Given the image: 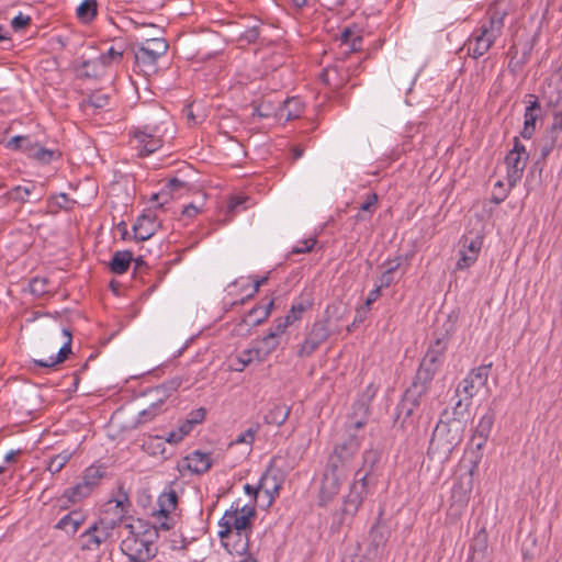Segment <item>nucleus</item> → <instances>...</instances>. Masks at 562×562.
<instances>
[{
	"label": "nucleus",
	"instance_id": "1",
	"mask_svg": "<svg viewBox=\"0 0 562 562\" xmlns=\"http://www.w3.org/2000/svg\"><path fill=\"white\" fill-rule=\"evenodd\" d=\"M256 516L254 505L239 506L236 502L231 510H227L218 525L222 528L218 531L222 544L229 553H243L248 543V537L251 531V520Z\"/></svg>",
	"mask_w": 562,
	"mask_h": 562
},
{
	"label": "nucleus",
	"instance_id": "2",
	"mask_svg": "<svg viewBox=\"0 0 562 562\" xmlns=\"http://www.w3.org/2000/svg\"><path fill=\"white\" fill-rule=\"evenodd\" d=\"M124 535L121 541V551L128 559V562H148L156 553L157 548L154 539L157 536L156 529L137 519L134 522L125 524Z\"/></svg>",
	"mask_w": 562,
	"mask_h": 562
},
{
	"label": "nucleus",
	"instance_id": "3",
	"mask_svg": "<svg viewBox=\"0 0 562 562\" xmlns=\"http://www.w3.org/2000/svg\"><path fill=\"white\" fill-rule=\"evenodd\" d=\"M506 15V10H499L498 8L488 9L486 19L472 32L464 44L468 55L477 59L488 52L503 32Z\"/></svg>",
	"mask_w": 562,
	"mask_h": 562
},
{
	"label": "nucleus",
	"instance_id": "4",
	"mask_svg": "<svg viewBox=\"0 0 562 562\" xmlns=\"http://www.w3.org/2000/svg\"><path fill=\"white\" fill-rule=\"evenodd\" d=\"M114 503L115 508L120 509V517L116 519L103 517L89 526L78 538L79 547L82 551H98L102 544L112 538L115 528L120 526L122 516L125 513L123 501H114Z\"/></svg>",
	"mask_w": 562,
	"mask_h": 562
},
{
	"label": "nucleus",
	"instance_id": "5",
	"mask_svg": "<svg viewBox=\"0 0 562 562\" xmlns=\"http://www.w3.org/2000/svg\"><path fill=\"white\" fill-rule=\"evenodd\" d=\"M464 426L458 418L439 420L429 442V452L440 458H448L453 449L462 441Z\"/></svg>",
	"mask_w": 562,
	"mask_h": 562
},
{
	"label": "nucleus",
	"instance_id": "6",
	"mask_svg": "<svg viewBox=\"0 0 562 562\" xmlns=\"http://www.w3.org/2000/svg\"><path fill=\"white\" fill-rule=\"evenodd\" d=\"M359 448L360 440L356 436L350 435L346 441L335 446L333 453L328 458L326 467L336 472L338 471L348 474L349 464Z\"/></svg>",
	"mask_w": 562,
	"mask_h": 562
},
{
	"label": "nucleus",
	"instance_id": "7",
	"mask_svg": "<svg viewBox=\"0 0 562 562\" xmlns=\"http://www.w3.org/2000/svg\"><path fill=\"white\" fill-rule=\"evenodd\" d=\"M528 158L526 147L515 137L514 147L505 157L507 182L510 188L515 187L521 179Z\"/></svg>",
	"mask_w": 562,
	"mask_h": 562
},
{
	"label": "nucleus",
	"instance_id": "8",
	"mask_svg": "<svg viewBox=\"0 0 562 562\" xmlns=\"http://www.w3.org/2000/svg\"><path fill=\"white\" fill-rule=\"evenodd\" d=\"M369 482L370 476H368V473H363L359 476H357V472L355 473V479L349 487V493L344 499L342 513L345 515L355 516L357 514L368 495Z\"/></svg>",
	"mask_w": 562,
	"mask_h": 562
},
{
	"label": "nucleus",
	"instance_id": "9",
	"mask_svg": "<svg viewBox=\"0 0 562 562\" xmlns=\"http://www.w3.org/2000/svg\"><path fill=\"white\" fill-rule=\"evenodd\" d=\"M492 363L482 364L472 369L463 378L458 386L457 394H463L464 400H471L483 386L486 385Z\"/></svg>",
	"mask_w": 562,
	"mask_h": 562
},
{
	"label": "nucleus",
	"instance_id": "10",
	"mask_svg": "<svg viewBox=\"0 0 562 562\" xmlns=\"http://www.w3.org/2000/svg\"><path fill=\"white\" fill-rule=\"evenodd\" d=\"M102 476L103 473L99 468H88L83 473L81 482H79L74 487L66 490L64 497H67L71 503L79 502L80 499L90 495L92 490L99 484Z\"/></svg>",
	"mask_w": 562,
	"mask_h": 562
},
{
	"label": "nucleus",
	"instance_id": "11",
	"mask_svg": "<svg viewBox=\"0 0 562 562\" xmlns=\"http://www.w3.org/2000/svg\"><path fill=\"white\" fill-rule=\"evenodd\" d=\"M167 49L168 44L164 38L146 40L135 52V61L138 66L153 67Z\"/></svg>",
	"mask_w": 562,
	"mask_h": 562
},
{
	"label": "nucleus",
	"instance_id": "12",
	"mask_svg": "<svg viewBox=\"0 0 562 562\" xmlns=\"http://www.w3.org/2000/svg\"><path fill=\"white\" fill-rule=\"evenodd\" d=\"M347 474L326 467L319 490V505L326 506L339 493Z\"/></svg>",
	"mask_w": 562,
	"mask_h": 562
},
{
	"label": "nucleus",
	"instance_id": "13",
	"mask_svg": "<svg viewBox=\"0 0 562 562\" xmlns=\"http://www.w3.org/2000/svg\"><path fill=\"white\" fill-rule=\"evenodd\" d=\"M248 201L247 196L241 195H225L222 196L217 202V215L216 222L218 224L228 223L233 216H235L239 211L245 210L246 206L244 204Z\"/></svg>",
	"mask_w": 562,
	"mask_h": 562
},
{
	"label": "nucleus",
	"instance_id": "14",
	"mask_svg": "<svg viewBox=\"0 0 562 562\" xmlns=\"http://www.w3.org/2000/svg\"><path fill=\"white\" fill-rule=\"evenodd\" d=\"M474 471L475 465L472 467L468 472L462 473L452 487L451 499L453 505H457L459 508H464L470 501V496L473 490Z\"/></svg>",
	"mask_w": 562,
	"mask_h": 562
},
{
	"label": "nucleus",
	"instance_id": "15",
	"mask_svg": "<svg viewBox=\"0 0 562 562\" xmlns=\"http://www.w3.org/2000/svg\"><path fill=\"white\" fill-rule=\"evenodd\" d=\"M134 142L136 143L139 156H148L162 145V140L157 135V130L149 128L148 126L134 132Z\"/></svg>",
	"mask_w": 562,
	"mask_h": 562
},
{
	"label": "nucleus",
	"instance_id": "16",
	"mask_svg": "<svg viewBox=\"0 0 562 562\" xmlns=\"http://www.w3.org/2000/svg\"><path fill=\"white\" fill-rule=\"evenodd\" d=\"M329 336L326 325L322 322L313 324L305 340L301 345L297 353L300 357L311 356Z\"/></svg>",
	"mask_w": 562,
	"mask_h": 562
},
{
	"label": "nucleus",
	"instance_id": "17",
	"mask_svg": "<svg viewBox=\"0 0 562 562\" xmlns=\"http://www.w3.org/2000/svg\"><path fill=\"white\" fill-rule=\"evenodd\" d=\"M279 346V338L276 337L274 334L268 333L262 339L258 341V346L254 350L244 351L243 356L238 359L241 364L239 368L235 367L236 371H241L245 366H247L250 361H252V355L259 357V353L267 356L277 349Z\"/></svg>",
	"mask_w": 562,
	"mask_h": 562
},
{
	"label": "nucleus",
	"instance_id": "18",
	"mask_svg": "<svg viewBox=\"0 0 562 562\" xmlns=\"http://www.w3.org/2000/svg\"><path fill=\"white\" fill-rule=\"evenodd\" d=\"M182 380L180 378H173L166 383L157 386L154 392L156 394V401L150 405L148 409H144L140 412V416L151 418L156 413L159 406H161L165 400L171 394V392L177 391L181 385Z\"/></svg>",
	"mask_w": 562,
	"mask_h": 562
},
{
	"label": "nucleus",
	"instance_id": "19",
	"mask_svg": "<svg viewBox=\"0 0 562 562\" xmlns=\"http://www.w3.org/2000/svg\"><path fill=\"white\" fill-rule=\"evenodd\" d=\"M482 237H475L470 241L465 239L463 244V249L460 250V258L456 263V268L458 270H464L473 266L477 260L479 254L482 248Z\"/></svg>",
	"mask_w": 562,
	"mask_h": 562
},
{
	"label": "nucleus",
	"instance_id": "20",
	"mask_svg": "<svg viewBox=\"0 0 562 562\" xmlns=\"http://www.w3.org/2000/svg\"><path fill=\"white\" fill-rule=\"evenodd\" d=\"M280 475H274L270 470H266V472L261 475L259 480V488L260 493L265 494L267 497V506H270L276 497L279 496L280 490L283 484Z\"/></svg>",
	"mask_w": 562,
	"mask_h": 562
},
{
	"label": "nucleus",
	"instance_id": "21",
	"mask_svg": "<svg viewBox=\"0 0 562 562\" xmlns=\"http://www.w3.org/2000/svg\"><path fill=\"white\" fill-rule=\"evenodd\" d=\"M559 77L554 90L549 94L548 105L552 110L554 128H562V66L558 69Z\"/></svg>",
	"mask_w": 562,
	"mask_h": 562
},
{
	"label": "nucleus",
	"instance_id": "22",
	"mask_svg": "<svg viewBox=\"0 0 562 562\" xmlns=\"http://www.w3.org/2000/svg\"><path fill=\"white\" fill-rule=\"evenodd\" d=\"M437 369L438 366L422 361L409 389L422 395L426 394Z\"/></svg>",
	"mask_w": 562,
	"mask_h": 562
},
{
	"label": "nucleus",
	"instance_id": "23",
	"mask_svg": "<svg viewBox=\"0 0 562 562\" xmlns=\"http://www.w3.org/2000/svg\"><path fill=\"white\" fill-rule=\"evenodd\" d=\"M528 98L530 100L528 101V105L525 110L524 128L520 133L521 136L527 139L531 138L536 131V122L540 112V103L537 98L533 94H528Z\"/></svg>",
	"mask_w": 562,
	"mask_h": 562
},
{
	"label": "nucleus",
	"instance_id": "24",
	"mask_svg": "<svg viewBox=\"0 0 562 562\" xmlns=\"http://www.w3.org/2000/svg\"><path fill=\"white\" fill-rule=\"evenodd\" d=\"M181 467L193 474H202L211 468V457L196 450L183 458Z\"/></svg>",
	"mask_w": 562,
	"mask_h": 562
},
{
	"label": "nucleus",
	"instance_id": "25",
	"mask_svg": "<svg viewBox=\"0 0 562 562\" xmlns=\"http://www.w3.org/2000/svg\"><path fill=\"white\" fill-rule=\"evenodd\" d=\"M63 336L65 337L64 345L59 348L57 356L55 358L49 357L46 360H34L35 366L43 368H53L56 364L63 362L67 359L68 355L71 352V333L67 328H63Z\"/></svg>",
	"mask_w": 562,
	"mask_h": 562
},
{
	"label": "nucleus",
	"instance_id": "26",
	"mask_svg": "<svg viewBox=\"0 0 562 562\" xmlns=\"http://www.w3.org/2000/svg\"><path fill=\"white\" fill-rule=\"evenodd\" d=\"M422 396V394L407 389L397 406V417H403L404 422L412 417L419 406V398Z\"/></svg>",
	"mask_w": 562,
	"mask_h": 562
},
{
	"label": "nucleus",
	"instance_id": "27",
	"mask_svg": "<svg viewBox=\"0 0 562 562\" xmlns=\"http://www.w3.org/2000/svg\"><path fill=\"white\" fill-rule=\"evenodd\" d=\"M85 521L86 515L83 513L72 510L57 522L56 528L65 531L68 535H75L85 524Z\"/></svg>",
	"mask_w": 562,
	"mask_h": 562
},
{
	"label": "nucleus",
	"instance_id": "28",
	"mask_svg": "<svg viewBox=\"0 0 562 562\" xmlns=\"http://www.w3.org/2000/svg\"><path fill=\"white\" fill-rule=\"evenodd\" d=\"M294 467V460L291 459L288 453H279L271 459L267 469L274 475H280V479L284 480Z\"/></svg>",
	"mask_w": 562,
	"mask_h": 562
},
{
	"label": "nucleus",
	"instance_id": "29",
	"mask_svg": "<svg viewBox=\"0 0 562 562\" xmlns=\"http://www.w3.org/2000/svg\"><path fill=\"white\" fill-rule=\"evenodd\" d=\"M304 110L303 102L296 98H288L282 102V104L278 105V116L284 117L285 120H293L299 117Z\"/></svg>",
	"mask_w": 562,
	"mask_h": 562
},
{
	"label": "nucleus",
	"instance_id": "30",
	"mask_svg": "<svg viewBox=\"0 0 562 562\" xmlns=\"http://www.w3.org/2000/svg\"><path fill=\"white\" fill-rule=\"evenodd\" d=\"M155 228L154 217L149 215L139 216L133 227L135 238L142 241L147 240L154 235Z\"/></svg>",
	"mask_w": 562,
	"mask_h": 562
},
{
	"label": "nucleus",
	"instance_id": "31",
	"mask_svg": "<svg viewBox=\"0 0 562 562\" xmlns=\"http://www.w3.org/2000/svg\"><path fill=\"white\" fill-rule=\"evenodd\" d=\"M390 537V531L384 522L379 518L371 527L369 532L370 547L374 550L383 547Z\"/></svg>",
	"mask_w": 562,
	"mask_h": 562
},
{
	"label": "nucleus",
	"instance_id": "32",
	"mask_svg": "<svg viewBox=\"0 0 562 562\" xmlns=\"http://www.w3.org/2000/svg\"><path fill=\"white\" fill-rule=\"evenodd\" d=\"M133 261V254L128 250L114 252L111 261L109 262L110 270L115 274H123L130 268Z\"/></svg>",
	"mask_w": 562,
	"mask_h": 562
},
{
	"label": "nucleus",
	"instance_id": "33",
	"mask_svg": "<svg viewBox=\"0 0 562 562\" xmlns=\"http://www.w3.org/2000/svg\"><path fill=\"white\" fill-rule=\"evenodd\" d=\"M402 257H395L393 259H389L384 266L386 267L385 271L381 274L379 279V286L381 289L389 288L395 282L394 274L397 271V269L402 265Z\"/></svg>",
	"mask_w": 562,
	"mask_h": 562
},
{
	"label": "nucleus",
	"instance_id": "34",
	"mask_svg": "<svg viewBox=\"0 0 562 562\" xmlns=\"http://www.w3.org/2000/svg\"><path fill=\"white\" fill-rule=\"evenodd\" d=\"M290 412L291 408L285 404H276L273 405V407L269 409V412L265 416V420L267 424L281 426L288 419Z\"/></svg>",
	"mask_w": 562,
	"mask_h": 562
},
{
	"label": "nucleus",
	"instance_id": "35",
	"mask_svg": "<svg viewBox=\"0 0 562 562\" xmlns=\"http://www.w3.org/2000/svg\"><path fill=\"white\" fill-rule=\"evenodd\" d=\"M273 307V300H270L266 305L254 307L247 314L245 322L249 325H259L270 315Z\"/></svg>",
	"mask_w": 562,
	"mask_h": 562
},
{
	"label": "nucleus",
	"instance_id": "36",
	"mask_svg": "<svg viewBox=\"0 0 562 562\" xmlns=\"http://www.w3.org/2000/svg\"><path fill=\"white\" fill-rule=\"evenodd\" d=\"M250 110V117L252 122H255L256 117L268 119L273 115H278V106H276L270 101H262L259 104H251Z\"/></svg>",
	"mask_w": 562,
	"mask_h": 562
},
{
	"label": "nucleus",
	"instance_id": "37",
	"mask_svg": "<svg viewBox=\"0 0 562 562\" xmlns=\"http://www.w3.org/2000/svg\"><path fill=\"white\" fill-rule=\"evenodd\" d=\"M380 461V452L375 449H369L363 452L362 456V467L357 470V476L368 473V476H371L375 465Z\"/></svg>",
	"mask_w": 562,
	"mask_h": 562
},
{
	"label": "nucleus",
	"instance_id": "38",
	"mask_svg": "<svg viewBox=\"0 0 562 562\" xmlns=\"http://www.w3.org/2000/svg\"><path fill=\"white\" fill-rule=\"evenodd\" d=\"M206 411L205 408H198L195 411H192L188 418L183 420L179 427L177 428L183 436H187L191 432L193 427L198 424H200L205 418Z\"/></svg>",
	"mask_w": 562,
	"mask_h": 562
},
{
	"label": "nucleus",
	"instance_id": "39",
	"mask_svg": "<svg viewBox=\"0 0 562 562\" xmlns=\"http://www.w3.org/2000/svg\"><path fill=\"white\" fill-rule=\"evenodd\" d=\"M178 496L176 491L169 488L160 494L158 497L159 512L158 514H169L176 509Z\"/></svg>",
	"mask_w": 562,
	"mask_h": 562
},
{
	"label": "nucleus",
	"instance_id": "40",
	"mask_svg": "<svg viewBox=\"0 0 562 562\" xmlns=\"http://www.w3.org/2000/svg\"><path fill=\"white\" fill-rule=\"evenodd\" d=\"M37 145L36 142L32 140L29 136H14L8 142V146L12 149H20L27 154L30 157L33 153V148Z\"/></svg>",
	"mask_w": 562,
	"mask_h": 562
},
{
	"label": "nucleus",
	"instance_id": "41",
	"mask_svg": "<svg viewBox=\"0 0 562 562\" xmlns=\"http://www.w3.org/2000/svg\"><path fill=\"white\" fill-rule=\"evenodd\" d=\"M30 157L41 164L46 165V164H49L53 160L59 158L60 153L58 150L44 148L40 144H37L36 147L33 148V153Z\"/></svg>",
	"mask_w": 562,
	"mask_h": 562
},
{
	"label": "nucleus",
	"instance_id": "42",
	"mask_svg": "<svg viewBox=\"0 0 562 562\" xmlns=\"http://www.w3.org/2000/svg\"><path fill=\"white\" fill-rule=\"evenodd\" d=\"M97 1L83 0L77 8V16L82 22H90L97 15Z\"/></svg>",
	"mask_w": 562,
	"mask_h": 562
},
{
	"label": "nucleus",
	"instance_id": "43",
	"mask_svg": "<svg viewBox=\"0 0 562 562\" xmlns=\"http://www.w3.org/2000/svg\"><path fill=\"white\" fill-rule=\"evenodd\" d=\"M495 420V413L492 408L480 418L479 424L475 427L474 435H481L488 437Z\"/></svg>",
	"mask_w": 562,
	"mask_h": 562
},
{
	"label": "nucleus",
	"instance_id": "44",
	"mask_svg": "<svg viewBox=\"0 0 562 562\" xmlns=\"http://www.w3.org/2000/svg\"><path fill=\"white\" fill-rule=\"evenodd\" d=\"M312 306V301L308 299H301L294 302L289 313L284 316L291 324L301 319L303 313Z\"/></svg>",
	"mask_w": 562,
	"mask_h": 562
},
{
	"label": "nucleus",
	"instance_id": "45",
	"mask_svg": "<svg viewBox=\"0 0 562 562\" xmlns=\"http://www.w3.org/2000/svg\"><path fill=\"white\" fill-rule=\"evenodd\" d=\"M70 459H71V452H69L68 450H65V451L54 456L49 460L47 470L52 474L58 473L64 469V467L69 462Z\"/></svg>",
	"mask_w": 562,
	"mask_h": 562
},
{
	"label": "nucleus",
	"instance_id": "46",
	"mask_svg": "<svg viewBox=\"0 0 562 562\" xmlns=\"http://www.w3.org/2000/svg\"><path fill=\"white\" fill-rule=\"evenodd\" d=\"M34 189H35L34 184H30V186H25V187L16 186V187L12 188L7 193V196L9 200L24 203L27 201L30 194L33 192Z\"/></svg>",
	"mask_w": 562,
	"mask_h": 562
},
{
	"label": "nucleus",
	"instance_id": "47",
	"mask_svg": "<svg viewBox=\"0 0 562 562\" xmlns=\"http://www.w3.org/2000/svg\"><path fill=\"white\" fill-rule=\"evenodd\" d=\"M561 130L562 128H554V124L551 125V128L548 132L547 136H544L542 139L541 149H540L542 158H546L551 153L553 147L555 146L558 135Z\"/></svg>",
	"mask_w": 562,
	"mask_h": 562
},
{
	"label": "nucleus",
	"instance_id": "48",
	"mask_svg": "<svg viewBox=\"0 0 562 562\" xmlns=\"http://www.w3.org/2000/svg\"><path fill=\"white\" fill-rule=\"evenodd\" d=\"M123 49L111 46L106 53L99 57V61L105 67L119 64L123 58Z\"/></svg>",
	"mask_w": 562,
	"mask_h": 562
},
{
	"label": "nucleus",
	"instance_id": "49",
	"mask_svg": "<svg viewBox=\"0 0 562 562\" xmlns=\"http://www.w3.org/2000/svg\"><path fill=\"white\" fill-rule=\"evenodd\" d=\"M258 429H259V427L257 425L249 427L247 430H245L244 432L239 434L236 437V439H234L229 445L246 443L248 446H251L254 440H255V438H256Z\"/></svg>",
	"mask_w": 562,
	"mask_h": 562
},
{
	"label": "nucleus",
	"instance_id": "50",
	"mask_svg": "<svg viewBox=\"0 0 562 562\" xmlns=\"http://www.w3.org/2000/svg\"><path fill=\"white\" fill-rule=\"evenodd\" d=\"M315 244H316V238H307V239L301 240L297 243V245H295L292 248L291 254L299 255V254L311 252L313 250Z\"/></svg>",
	"mask_w": 562,
	"mask_h": 562
},
{
	"label": "nucleus",
	"instance_id": "51",
	"mask_svg": "<svg viewBox=\"0 0 562 562\" xmlns=\"http://www.w3.org/2000/svg\"><path fill=\"white\" fill-rule=\"evenodd\" d=\"M30 290L35 295H43L47 290V281L41 278H34L30 282Z\"/></svg>",
	"mask_w": 562,
	"mask_h": 562
},
{
	"label": "nucleus",
	"instance_id": "52",
	"mask_svg": "<svg viewBox=\"0 0 562 562\" xmlns=\"http://www.w3.org/2000/svg\"><path fill=\"white\" fill-rule=\"evenodd\" d=\"M89 104L95 109H102L109 104V97L104 93H93L89 98Z\"/></svg>",
	"mask_w": 562,
	"mask_h": 562
},
{
	"label": "nucleus",
	"instance_id": "53",
	"mask_svg": "<svg viewBox=\"0 0 562 562\" xmlns=\"http://www.w3.org/2000/svg\"><path fill=\"white\" fill-rule=\"evenodd\" d=\"M290 325L291 323L285 317L278 318L269 333L274 334L277 338H280Z\"/></svg>",
	"mask_w": 562,
	"mask_h": 562
},
{
	"label": "nucleus",
	"instance_id": "54",
	"mask_svg": "<svg viewBox=\"0 0 562 562\" xmlns=\"http://www.w3.org/2000/svg\"><path fill=\"white\" fill-rule=\"evenodd\" d=\"M187 183L178 178H172L168 181L165 187V190L169 193V198H172V194L183 189Z\"/></svg>",
	"mask_w": 562,
	"mask_h": 562
},
{
	"label": "nucleus",
	"instance_id": "55",
	"mask_svg": "<svg viewBox=\"0 0 562 562\" xmlns=\"http://www.w3.org/2000/svg\"><path fill=\"white\" fill-rule=\"evenodd\" d=\"M378 204V195L376 193L368 194L366 201L360 205V210L363 212L373 213L375 211Z\"/></svg>",
	"mask_w": 562,
	"mask_h": 562
},
{
	"label": "nucleus",
	"instance_id": "56",
	"mask_svg": "<svg viewBox=\"0 0 562 562\" xmlns=\"http://www.w3.org/2000/svg\"><path fill=\"white\" fill-rule=\"evenodd\" d=\"M31 23V18L27 15H23L20 13L19 15L14 16L11 21V26L14 31H20L27 26Z\"/></svg>",
	"mask_w": 562,
	"mask_h": 562
},
{
	"label": "nucleus",
	"instance_id": "57",
	"mask_svg": "<svg viewBox=\"0 0 562 562\" xmlns=\"http://www.w3.org/2000/svg\"><path fill=\"white\" fill-rule=\"evenodd\" d=\"M200 104L196 102H193L188 109L186 110V115L189 123L196 124L200 122L201 115L196 113L199 111Z\"/></svg>",
	"mask_w": 562,
	"mask_h": 562
},
{
	"label": "nucleus",
	"instance_id": "58",
	"mask_svg": "<svg viewBox=\"0 0 562 562\" xmlns=\"http://www.w3.org/2000/svg\"><path fill=\"white\" fill-rule=\"evenodd\" d=\"M235 119L232 115H221V121L217 123L218 133L227 134V128L233 127Z\"/></svg>",
	"mask_w": 562,
	"mask_h": 562
},
{
	"label": "nucleus",
	"instance_id": "59",
	"mask_svg": "<svg viewBox=\"0 0 562 562\" xmlns=\"http://www.w3.org/2000/svg\"><path fill=\"white\" fill-rule=\"evenodd\" d=\"M442 355L443 353H440L437 349H428L422 361L428 362L432 366H438L439 359Z\"/></svg>",
	"mask_w": 562,
	"mask_h": 562
},
{
	"label": "nucleus",
	"instance_id": "60",
	"mask_svg": "<svg viewBox=\"0 0 562 562\" xmlns=\"http://www.w3.org/2000/svg\"><path fill=\"white\" fill-rule=\"evenodd\" d=\"M169 193L162 189L160 192L151 195L150 201L157 203L158 206H162L169 202Z\"/></svg>",
	"mask_w": 562,
	"mask_h": 562
},
{
	"label": "nucleus",
	"instance_id": "61",
	"mask_svg": "<svg viewBox=\"0 0 562 562\" xmlns=\"http://www.w3.org/2000/svg\"><path fill=\"white\" fill-rule=\"evenodd\" d=\"M381 288L379 285H375L373 290L370 291L369 295L367 296L364 301V306L371 308V305L379 299L381 295Z\"/></svg>",
	"mask_w": 562,
	"mask_h": 562
},
{
	"label": "nucleus",
	"instance_id": "62",
	"mask_svg": "<svg viewBox=\"0 0 562 562\" xmlns=\"http://www.w3.org/2000/svg\"><path fill=\"white\" fill-rule=\"evenodd\" d=\"M361 46H362V37L355 33V35L352 36L350 43L347 46V52L349 53V52L360 50Z\"/></svg>",
	"mask_w": 562,
	"mask_h": 562
},
{
	"label": "nucleus",
	"instance_id": "63",
	"mask_svg": "<svg viewBox=\"0 0 562 562\" xmlns=\"http://www.w3.org/2000/svg\"><path fill=\"white\" fill-rule=\"evenodd\" d=\"M353 35L355 31L351 27H345L339 37L341 45L348 46Z\"/></svg>",
	"mask_w": 562,
	"mask_h": 562
},
{
	"label": "nucleus",
	"instance_id": "64",
	"mask_svg": "<svg viewBox=\"0 0 562 562\" xmlns=\"http://www.w3.org/2000/svg\"><path fill=\"white\" fill-rule=\"evenodd\" d=\"M370 312V308L362 305L360 306L357 311H356V315H355V319H353V324L356 323H362L367 317H368V314Z\"/></svg>",
	"mask_w": 562,
	"mask_h": 562
}]
</instances>
